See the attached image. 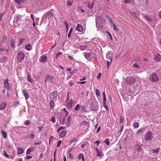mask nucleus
I'll list each match as a JSON object with an SVG mask.
<instances>
[{"label": "nucleus", "instance_id": "obj_1", "mask_svg": "<svg viewBox=\"0 0 161 161\" xmlns=\"http://www.w3.org/2000/svg\"><path fill=\"white\" fill-rule=\"evenodd\" d=\"M58 92L57 91H55L50 93L49 95V99L50 100L56 101L58 96Z\"/></svg>", "mask_w": 161, "mask_h": 161}, {"label": "nucleus", "instance_id": "obj_2", "mask_svg": "<svg viewBox=\"0 0 161 161\" xmlns=\"http://www.w3.org/2000/svg\"><path fill=\"white\" fill-rule=\"evenodd\" d=\"M153 135L151 131H148L144 136L145 139L147 141H151L153 138Z\"/></svg>", "mask_w": 161, "mask_h": 161}, {"label": "nucleus", "instance_id": "obj_3", "mask_svg": "<svg viewBox=\"0 0 161 161\" xmlns=\"http://www.w3.org/2000/svg\"><path fill=\"white\" fill-rule=\"evenodd\" d=\"M45 81L46 83L47 82H50L52 83L54 82V78L53 76L50 75H47L45 77Z\"/></svg>", "mask_w": 161, "mask_h": 161}, {"label": "nucleus", "instance_id": "obj_4", "mask_svg": "<svg viewBox=\"0 0 161 161\" xmlns=\"http://www.w3.org/2000/svg\"><path fill=\"white\" fill-rule=\"evenodd\" d=\"M80 126L81 129L83 130H86L89 127V124L87 121H83L81 122L80 124Z\"/></svg>", "mask_w": 161, "mask_h": 161}, {"label": "nucleus", "instance_id": "obj_5", "mask_svg": "<svg viewBox=\"0 0 161 161\" xmlns=\"http://www.w3.org/2000/svg\"><path fill=\"white\" fill-rule=\"evenodd\" d=\"M150 80L153 82H157L159 80L158 78L155 73H153L150 76Z\"/></svg>", "mask_w": 161, "mask_h": 161}, {"label": "nucleus", "instance_id": "obj_6", "mask_svg": "<svg viewBox=\"0 0 161 161\" xmlns=\"http://www.w3.org/2000/svg\"><path fill=\"white\" fill-rule=\"evenodd\" d=\"M8 78L4 80V87L6 89L9 91L10 90V83L8 82Z\"/></svg>", "mask_w": 161, "mask_h": 161}, {"label": "nucleus", "instance_id": "obj_7", "mask_svg": "<svg viewBox=\"0 0 161 161\" xmlns=\"http://www.w3.org/2000/svg\"><path fill=\"white\" fill-rule=\"evenodd\" d=\"M104 19L102 16H98L96 18V24L97 26L99 23H101L104 21Z\"/></svg>", "mask_w": 161, "mask_h": 161}, {"label": "nucleus", "instance_id": "obj_8", "mask_svg": "<svg viewBox=\"0 0 161 161\" xmlns=\"http://www.w3.org/2000/svg\"><path fill=\"white\" fill-rule=\"evenodd\" d=\"M25 57L24 54L22 52H19L18 54L17 59L19 62H21Z\"/></svg>", "mask_w": 161, "mask_h": 161}, {"label": "nucleus", "instance_id": "obj_9", "mask_svg": "<svg viewBox=\"0 0 161 161\" xmlns=\"http://www.w3.org/2000/svg\"><path fill=\"white\" fill-rule=\"evenodd\" d=\"M135 79L132 77H128L126 79V83L128 84H132L135 82Z\"/></svg>", "mask_w": 161, "mask_h": 161}, {"label": "nucleus", "instance_id": "obj_10", "mask_svg": "<svg viewBox=\"0 0 161 161\" xmlns=\"http://www.w3.org/2000/svg\"><path fill=\"white\" fill-rule=\"evenodd\" d=\"M154 59L156 61H160L161 60V56L159 53H157L155 55Z\"/></svg>", "mask_w": 161, "mask_h": 161}, {"label": "nucleus", "instance_id": "obj_11", "mask_svg": "<svg viewBox=\"0 0 161 161\" xmlns=\"http://www.w3.org/2000/svg\"><path fill=\"white\" fill-rule=\"evenodd\" d=\"M22 92L26 100H27L29 97V95L27 91L25 90H22Z\"/></svg>", "mask_w": 161, "mask_h": 161}, {"label": "nucleus", "instance_id": "obj_12", "mask_svg": "<svg viewBox=\"0 0 161 161\" xmlns=\"http://www.w3.org/2000/svg\"><path fill=\"white\" fill-rule=\"evenodd\" d=\"M47 56L42 55L40 58V61L41 62H45L47 60Z\"/></svg>", "mask_w": 161, "mask_h": 161}, {"label": "nucleus", "instance_id": "obj_13", "mask_svg": "<svg viewBox=\"0 0 161 161\" xmlns=\"http://www.w3.org/2000/svg\"><path fill=\"white\" fill-rule=\"evenodd\" d=\"M76 30L80 32H82L83 31V28L82 27L81 25L79 24H78L76 26Z\"/></svg>", "mask_w": 161, "mask_h": 161}, {"label": "nucleus", "instance_id": "obj_14", "mask_svg": "<svg viewBox=\"0 0 161 161\" xmlns=\"http://www.w3.org/2000/svg\"><path fill=\"white\" fill-rule=\"evenodd\" d=\"M53 13L50 11L48 12L47 13L45 14L44 16L46 17H47L48 18H50L53 16Z\"/></svg>", "mask_w": 161, "mask_h": 161}, {"label": "nucleus", "instance_id": "obj_15", "mask_svg": "<svg viewBox=\"0 0 161 161\" xmlns=\"http://www.w3.org/2000/svg\"><path fill=\"white\" fill-rule=\"evenodd\" d=\"M159 150L160 148L158 147V148H157L156 149H152L150 150V152L152 153H157L159 152Z\"/></svg>", "mask_w": 161, "mask_h": 161}, {"label": "nucleus", "instance_id": "obj_16", "mask_svg": "<svg viewBox=\"0 0 161 161\" xmlns=\"http://www.w3.org/2000/svg\"><path fill=\"white\" fill-rule=\"evenodd\" d=\"M78 158L79 159H80L81 158L82 159V161H85V159H84V155L83 154L80 153L79 154L78 156Z\"/></svg>", "mask_w": 161, "mask_h": 161}, {"label": "nucleus", "instance_id": "obj_17", "mask_svg": "<svg viewBox=\"0 0 161 161\" xmlns=\"http://www.w3.org/2000/svg\"><path fill=\"white\" fill-rule=\"evenodd\" d=\"M6 104L5 102H2L0 104V110H2L6 107Z\"/></svg>", "mask_w": 161, "mask_h": 161}, {"label": "nucleus", "instance_id": "obj_18", "mask_svg": "<svg viewBox=\"0 0 161 161\" xmlns=\"http://www.w3.org/2000/svg\"><path fill=\"white\" fill-rule=\"evenodd\" d=\"M24 152L23 148H18L17 149V153L18 154L20 155L23 153Z\"/></svg>", "mask_w": 161, "mask_h": 161}, {"label": "nucleus", "instance_id": "obj_19", "mask_svg": "<svg viewBox=\"0 0 161 161\" xmlns=\"http://www.w3.org/2000/svg\"><path fill=\"white\" fill-rule=\"evenodd\" d=\"M34 150V148L33 147H31L28 148L27 150L26 154H30V153Z\"/></svg>", "mask_w": 161, "mask_h": 161}, {"label": "nucleus", "instance_id": "obj_20", "mask_svg": "<svg viewBox=\"0 0 161 161\" xmlns=\"http://www.w3.org/2000/svg\"><path fill=\"white\" fill-rule=\"evenodd\" d=\"M25 49L28 51H30L32 49V47L30 44H28L25 45Z\"/></svg>", "mask_w": 161, "mask_h": 161}, {"label": "nucleus", "instance_id": "obj_21", "mask_svg": "<svg viewBox=\"0 0 161 161\" xmlns=\"http://www.w3.org/2000/svg\"><path fill=\"white\" fill-rule=\"evenodd\" d=\"M66 134V132L65 130H63L61 132L60 136L61 137H64Z\"/></svg>", "mask_w": 161, "mask_h": 161}, {"label": "nucleus", "instance_id": "obj_22", "mask_svg": "<svg viewBox=\"0 0 161 161\" xmlns=\"http://www.w3.org/2000/svg\"><path fill=\"white\" fill-rule=\"evenodd\" d=\"M95 150L97 152V156H102L103 153L101 151H99L97 148H95Z\"/></svg>", "mask_w": 161, "mask_h": 161}, {"label": "nucleus", "instance_id": "obj_23", "mask_svg": "<svg viewBox=\"0 0 161 161\" xmlns=\"http://www.w3.org/2000/svg\"><path fill=\"white\" fill-rule=\"evenodd\" d=\"M22 18V16L20 15H18L16 17V18L15 19H16L18 23L19 22L21 21V19Z\"/></svg>", "mask_w": 161, "mask_h": 161}, {"label": "nucleus", "instance_id": "obj_24", "mask_svg": "<svg viewBox=\"0 0 161 161\" xmlns=\"http://www.w3.org/2000/svg\"><path fill=\"white\" fill-rule=\"evenodd\" d=\"M65 118H61L59 119V121L61 125H63L65 123Z\"/></svg>", "mask_w": 161, "mask_h": 161}, {"label": "nucleus", "instance_id": "obj_25", "mask_svg": "<svg viewBox=\"0 0 161 161\" xmlns=\"http://www.w3.org/2000/svg\"><path fill=\"white\" fill-rule=\"evenodd\" d=\"M81 106L79 104H77L75 108H74V110L76 111H78L80 110L81 109Z\"/></svg>", "mask_w": 161, "mask_h": 161}, {"label": "nucleus", "instance_id": "obj_26", "mask_svg": "<svg viewBox=\"0 0 161 161\" xmlns=\"http://www.w3.org/2000/svg\"><path fill=\"white\" fill-rule=\"evenodd\" d=\"M54 101L50 100V105L51 109H53L54 108L55 106Z\"/></svg>", "mask_w": 161, "mask_h": 161}, {"label": "nucleus", "instance_id": "obj_27", "mask_svg": "<svg viewBox=\"0 0 161 161\" xmlns=\"http://www.w3.org/2000/svg\"><path fill=\"white\" fill-rule=\"evenodd\" d=\"M110 52H108L106 54V58L107 59H109L111 60V59H112V57L110 56Z\"/></svg>", "mask_w": 161, "mask_h": 161}, {"label": "nucleus", "instance_id": "obj_28", "mask_svg": "<svg viewBox=\"0 0 161 161\" xmlns=\"http://www.w3.org/2000/svg\"><path fill=\"white\" fill-rule=\"evenodd\" d=\"M2 134L4 138H6L7 137V134L6 132L2 130L1 131Z\"/></svg>", "mask_w": 161, "mask_h": 161}, {"label": "nucleus", "instance_id": "obj_29", "mask_svg": "<svg viewBox=\"0 0 161 161\" xmlns=\"http://www.w3.org/2000/svg\"><path fill=\"white\" fill-rule=\"evenodd\" d=\"M7 59V58L6 57H3L0 59V62L3 63Z\"/></svg>", "mask_w": 161, "mask_h": 161}, {"label": "nucleus", "instance_id": "obj_30", "mask_svg": "<svg viewBox=\"0 0 161 161\" xmlns=\"http://www.w3.org/2000/svg\"><path fill=\"white\" fill-rule=\"evenodd\" d=\"M112 26L115 31H118L119 30L118 28L117 27L114 23H112Z\"/></svg>", "mask_w": 161, "mask_h": 161}, {"label": "nucleus", "instance_id": "obj_31", "mask_svg": "<svg viewBox=\"0 0 161 161\" xmlns=\"http://www.w3.org/2000/svg\"><path fill=\"white\" fill-rule=\"evenodd\" d=\"M94 5V2L93 1L92 3H89L88 5V7L90 9L93 8Z\"/></svg>", "mask_w": 161, "mask_h": 161}, {"label": "nucleus", "instance_id": "obj_32", "mask_svg": "<svg viewBox=\"0 0 161 161\" xmlns=\"http://www.w3.org/2000/svg\"><path fill=\"white\" fill-rule=\"evenodd\" d=\"M144 17L148 22H150L152 21V19L150 18V17L149 16L147 15H145Z\"/></svg>", "mask_w": 161, "mask_h": 161}, {"label": "nucleus", "instance_id": "obj_33", "mask_svg": "<svg viewBox=\"0 0 161 161\" xmlns=\"http://www.w3.org/2000/svg\"><path fill=\"white\" fill-rule=\"evenodd\" d=\"M112 59H111V60H107V68L108 69L109 68V66L110 65V64H111V63L112 62Z\"/></svg>", "mask_w": 161, "mask_h": 161}, {"label": "nucleus", "instance_id": "obj_34", "mask_svg": "<svg viewBox=\"0 0 161 161\" xmlns=\"http://www.w3.org/2000/svg\"><path fill=\"white\" fill-rule=\"evenodd\" d=\"M72 103H73V100H70L68 103L67 105L69 107H71L72 106Z\"/></svg>", "mask_w": 161, "mask_h": 161}, {"label": "nucleus", "instance_id": "obj_35", "mask_svg": "<svg viewBox=\"0 0 161 161\" xmlns=\"http://www.w3.org/2000/svg\"><path fill=\"white\" fill-rule=\"evenodd\" d=\"M72 31H73V29L72 28H71L70 29L69 32L68 34V38H70V37Z\"/></svg>", "mask_w": 161, "mask_h": 161}, {"label": "nucleus", "instance_id": "obj_36", "mask_svg": "<svg viewBox=\"0 0 161 161\" xmlns=\"http://www.w3.org/2000/svg\"><path fill=\"white\" fill-rule=\"evenodd\" d=\"M139 126V124L137 122H135L133 124V126L135 128H138Z\"/></svg>", "mask_w": 161, "mask_h": 161}, {"label": "nucleus", "instance_id": "obj_37", "mask_svg": "<svg viewBox=\"0 0 161 161\" xmlns=\"http://www.w3.org/2000/svg\"><path fill=\"white\" fill-rule=\"evenodd\" d=\"M35 135L33 133H31L30 136V139L32 140L34 139L35 138Z\"/></svg>", "mask_w": 161, "mask_h": 161}, {"label": "nucleus", "instance_id": "obj_38", "mask_svg": "<svg viewBox=\"0 0 161 161\" xmlns=\"http://www.w3.org/2000/svg\"><path fill=\"white\" fill-rule=\"evenodd\" d=\"M25 40V39L24 38H20L19 39V45H20Z\"/></svg>", "mask_w": 161, "mask_h": 161}, {"label": "nucleus", "instance_id": "obj_39", "mask_svg": "<svg viewBox=\"0 0 161 161\" xmlns=\"http://www.w3.org/2000/svg\"><path fill=\"white\" fill-rule=\"evenodd\" d=\"M31 123V122L30 120H27L25 122L24 124L26 125H27L30 124Z\"/></svg>", "mask_w": 161, "mask_h": 161}, {"label": "nucleus", "instance_id": "obj_40", "mask_svg": "<svg viewBox=\"0 0 161 161\" xmlns=\"http://www.w3.org/2000/svg\"><path fill=\"white\" fill-rule=\"evenodd\" d=\"M104 142L107 145H109L110 142L109 141V139L108 138L107 139L104 141Z\"/></svg>", "mask_w": 161, "mask_h": 161}, {"label": "nucleus", "instance_id": "obj_41", "mask_svg": "<svg viewBox=\"0 0 161 161\" xmlns=\"http://www.w3.org/2000/svg\"><path fill=\"white\" fill-rule=\"evenodd\" d=\"M27 80L28 81L31 82V83L32 82V81L31 79V78L29 74L28 75L27 77Z\"/></svg>", "mask_w": 161, "mask_h": 161}, {"label": "nucleus", "instance_id": "obj_42", "mask_svg": "<svg viewBox=\"0 0 161 161\" xmlns=\"http://www.w3.org/2000/svg\"><path fill=\"white\" fill-rule=\"evenodd\" d=\"M96 95L97 97H99L100 96V92L98 89H96Z\"/></svg>", "mask_w": 161, "mask_h": 161}, {"label": "nucleus", "instance_id": "obj_43", "mask_svg": "<svg viewBox=\"0 0 161 161\" xmlns=\"http://www.w3.org/2000/svg\"><path fill=\"white\" fill-rule=\"evenodd\" d=\"M63 110L65 111L64 113V115L65 116H66L68 115V113L66 111L65 108H64Z\"/></svg>", "mask_w": 161, "mask_h": 161}, {"label": "nucleus", "instance_id": "obj_44", "mask_svg": "<svg viewBox=\"0 0 161 161\" xmlns=\"http://www.w3.org/2000/svg\"><path fill=\"white\" fill-rule=\"evenodd\" d=\"M3 155H4L7 158H9V156H8V154L6 153V152L5 151H3Z\"/></svg>", "mask_w": 161, "mask_h": 161}, {"label": "nucleus", "instance_id": "obj_45", "mask_svg": "<svg viewBox=\"0 0 161 161\" xmlns=\"http://www.w3.org/2000/svg\"><path fill=\"white\" fill-rule=\"evenodd\" d=\"M24 0H14L15 2L19 4L22 3Z\"/></svg>", "mask_w": 161, "mask_h": 161}, {"label": "nucleus", "instance_id": "obj_46", "mask_svg": "<svg viewBox=\"0 0 161 161\" xmlns=\"http://www.w3.org/2000/svg\"><path fill=\"white\" fill-rule=\"evenodd\" d=\"M67 4L68 6L71 5L72 4V2L70 1H68L67 2Z\"/></svg>", "mask_w": 161, "mask_h": 161}, {"label": "nucleus", "instance_id": "obj_47", "mask_svg": "<svg viewBox=\"0 0 161 161\" xmlns=\"http://www.w3.org/2000/svg\"><path fill=\"white\" fill-rule=\"evenodd\" d=\"M136 148H137V151H141L142 149H141V147H140V146L138 145L136 146Z\"/></svg>", "mask_w": 161, "mask_h": 161}, {"label": "nucleus", "instance_id": "obj_48", "mask_svg": "<svg viewBox=\"0 0 161 161\" xmlns=\"http://www.w3.org/2000/svg\"><path fill=\"white\" fill-rule=\"evenodd\" d=\"M144 130V128H142L138 130L137 133H139L141 132H142Z\"/></svg>", "mask_w": 161, "mask_h": 161}, {"label": "nucleus", "instance_id": "obj_49", "mask_svg": "<svg viewBox=\"0 0 161 161\" xmlns=\"http://www.w3.org/2000/svg\"><path fill=\"white\" fill-rule=\"evenodd\" d=\"M15 42L14 41L12 40L11 42V46L12 47H14Z\"/></svg>", "mask_w": 161, "mask_h": 161}, {"label": "nucleus", "instance_id": "obj_50", "mask_svg": "<svg viewBox=\"0 0 161 161\" xmlns=\"http://www.w3.org/2000/svg\"><path fill=\"white\" fill-rule=\"evenodd\" d=\"M106 97H103V105H104L106 104Z\"/></svg>", "mask_w": 161, "mask_h": 161}, {"label": "nucleus", "instance_id": "obj_51", "mask_svg": "<svg viewBox=\"0 0 161 161\" xmlns=\"http://www.w3.org/2000/svg\"><path fill=\"white\" fill-rule=\"evenodd\" d=\"M133 66L136 68H139V66L136 63H134L133 65Z\"/></svg>", "mask_w": 161, "mask_h": 161}, {"label": "nucleus", "instance_id": "obj_52", "mask_svg": "<svg viewBox=\"0 0 161 161\" xmlns=\"http://www.w3.org/2000/svg\"><path fill=\"white\" fill-rule=\"evenodd\" d=\"M71 118L70 116H69L68 117V118L67 119V122L68 123V124L70 123L71 121Z\"/></svg>", "mask_w": 161, "mask_h": 161}, {"label": "nucleus", "instance_id": "obj_53", "mask_svg": "<svg viewBox=\"0 0 161 161\" xmlns=\"http://www.w3.org/2000/svg\"><path fill=\"white\" fill-rule=\"evenodd\" d=\"M90 55L91 54L90 53H86L85 55V56L86 58H87L90 56Z\"/></svg>", "mask_w": 161, "mask_h": 161}, {"label": "nucleus", "instance_id": "obj_54", "mask_svg": "<svg viewBox=\"0 0 161 161\" xmlns=\"http://www.w3.org/2000/svg\"><path fill=\"white\" fill-rule=\"evenodd\" d=\"M55 120H56V119H55V118L54 117H53L51 119V121L53 122H55Z\"/></svg>", "mask_w": 161, "mask_h": 161}, {"label": "nucleus", "instance_id": "obj_55", "mask_svg": "<svg viewBox=\"0 0 161 161\" xmlns=\"http://www.w3.org/2000/svg\"><path fill=\"white\" fill-rule=\"evenodd\" d=\"M61 141L60 140H59L58 141V143H57V147H59V146H60V145L61 144Z\"/></svg>", "mask_w": 161, "mask_h": 161}, {"label": "nucleus", "instance_id": "obj_56", "mask_svg": "<svg viewBox=\"0 0 161 161\" xmlns=\"http://www.w3.org/2000/svg\"><path fill=\"white\" fill-rule=\"evenodd\" d=\"M131 13V15L133 16H134V17H136V13L135 12H132Z\"/></svg>", "mask_w": 161, "mask_h": 161}, {"label": "nucleus", "instance_id": "obj_57", "mask_svg": "<svg viewBox=\"0 0 161 161\" xmlns=\"http://www.w3.org/2000/svg\"><path fill=\"white\" fill-rule=\"evenodd\" d=\"M101 74L100 73H99L98 75H97V79H100L101 78Z\"/></svg>", "mask_w": 161, "mask_h": 161}, {"label": "nucleus", "instance_id": "obj_58", "mask_svg": "<svg viewBox=\"0 0 161 161\" xmlns=\"http://www.w3.org/2000/svg\"><path fill=\"white\" fill-rule=\"evenodd\" d=\"M41 143V142L39 141L38 142H35L34 144L35 145H40Z\"/></svg>", "mask_w": 161, "mask_h": 161}, {"label": "nucleus", "instance_id": "obj_59", "mask_svg": "<svg viewBox=\"0 0 161 161\" xmlns=\"http://www.w3.org/2000/svg\"><path fill=\"white\" fill-rule=\"evenodd\" d=\"M65 126H61L59 127V129L60 130H62V129H65Z\"/></svg>", "mask_w": 161, "mask_h": 161}, {"label": "nucleus", "instance_id": "obj_60", "mask_svg": "<svg viewBox=\"0 0 161 161\" xmlns=\"http://www.w3.org/2000/svg\"><path fill=\"white\" fill-rule=\"evenodd\" d=\"M54 139V137L53 136H51L49 141V143L50 144V141H53Z\"/></svg>", "mask_w": 161, "mask_h": 161}, {"label": "nucleus", "instance_id": "obj_61", "mask_svg": "<svg viewBox=\"0 0 161 161\" xmlns=\"http://www.w3.org/2000/svg\"><path fill=\"white\" fill-rule=\"evenodd\" d=\"M26 158H27V159H30L31 158H32V157L30 155H27V157H26Z\"/></svg>", "mask_w": 161, "mask_h": 161}, {"label": "nucleus", "instance_id": "obj_62", "mask_svg": "<svg viewBox=\"0 0 161 161\" xmlns=\"http://www.w3.org/2000/svg\"><path fill=\"white\" fill-rule=\"evenodd\" d=\"M95 143L97 145H98L100 143V141H97Z\"/></svg>", "mask_w": 161, "mask_h": 161}, {"label": "nucleus", "instance_id": "obj_63", "mask_svg": "<svg viewBox=\"0 0 161 161\" xmlns=\"http://www.w3.org/2000/svg\"><path fill=\"white\" fill-rule=\"evenodd\" d=\"M4 50H5L4 48L0 47V52H3L4 51Z\"/></svg>", "mask_w": 161, "mask_h": 161}, {"label": "nucleus", "instance_id": "obj_64", "mask_svg": "<svg viewBox=\"0 0 161 161\" xmlns=\"http://www.w3.org/2000/svg\"><path fill=\"white\" fill-rule=\"evenodd\" d=\"M62 54V53L61 52H59L57 54L56 56H58Z\"/></svg>", "mask_w": 161, "mask_h": 161}]
</instances>
